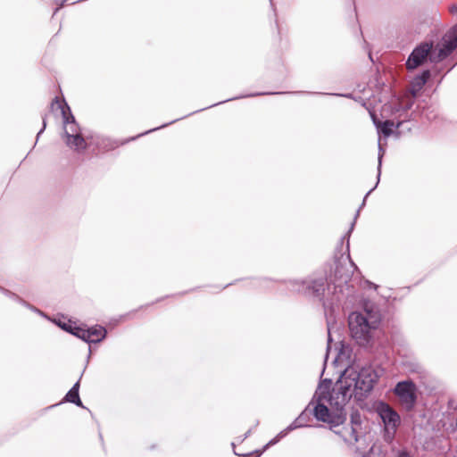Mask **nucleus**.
I'll return each mask as SVG.
<instances>
[{
  "label": "nucleus",
  "instance_id": "f257e3e1",
  "mask_svg": "<svg viewBox=\"0 0 457 457\" xmlns=\"http://www.w3.org/2000/svg\"><path fill=\"white\" fill-rule=\"evenodd\" d=\"M350 267L337 262L333 274L330 275L329 283L323 277L310 276L305 279H295L288 282V288L294 292L313 298L322 303L323 307L327 309L334 303L340 301L339 294H343L344 289L348 287L353 270L357 266L351 260Z\"/></svg>",
  "mask_w": 457,
  "mask_h": 457
},
{
  "label": "nucleus",
  "instance_id": "f03ea898",
  "mask_svg": "<svg viewBox=\"0 0 457 457\" xmlns=\"http://www.w3.org/2000/svg\"><path fill=\"white\" fill-rule=\"evenodd\" d=\"M54 104L58 105L62 112L66 145L78 152L87 148V136L88 134H82L67 103L64 100L60 101L58 97H55L53 100L52 105Z\"/></svg>",
  "mask_w": 457,
  "mask_h": 457
},
{
  "label": "nucleus",
  "instance_id": "7ed1b4c3",
  "mask_svg": "<svg viewBox=\"0 0 457 457\" xmlns=\"http://www.w3.org/2000/svg\"><path fill=\"white\" fill-rule=\"evenodd\" d=\"M348 323L353 338L360 345L366 346L372 338V332L379 326L380 318L370 312L366 314L352 312Z\"/></svg>",
  "mask_w": 457,
  "mask_h": 457
},
{
  "label": "nucleus",
  "instance_id": "20e7f679",
  "mask_svg": "<svg viewBox=\"0 0 457 457\" xmlns=\"http://www.w3.org/2000/svg\"><path fill=\"white\" fill-rule=\"evenodd\" d=\"M345 371L357 401H361L369 396L379 378L377 371L371 367H363L360 370L347 368Z\"/></svg>",
  "mask_w": 457,
  "mask_h": 457
},
{
  "label": "nucleus",
  "instance_id": "39448f33",
  "mask_svg": "<svg viewBox=\"0 0 457 457\" xmlns=\"http://www.w3.org/2000/svg\"><path fill=\"white\" fill-rule=\"evenodd\" d=\"M326 392L316 393L313 400L316 401V405L313 408V416L316 420L327 422L331 428H336L343 424L346 420V411L345 409L331 408V410L324 403L328 402L325 395Z\"/></svg>",
  "mask_w": 457,
  "mask_h": 457
},
{
  "label": "nucleus",
  "instance_id": "423d86ee",
  "mask_svg": "<svg viewBox=\"0 0 457 457\" xmlns=\"http://www.w3.org/2000/svg\"><path fill=\"white\" fill-rule=\"evenodd\" d=\"M352 397L355 398V393L345 370L336 382L328 403L331 408L345 409V404Z\"/></svg>",
  "mask_w": 457,
  "mask_h": 457
},
{
  "label": "nucleus",
  "instance_id": "0eeeda50",
  "mask_svg": "<svg viewBox=\"0 0 457 457\" xmlns=\"http://www.w3.org/2000/svg\"><path fill=\"white\" fill-rule=\"evenodd\" d=\"M432 55H435L433 42L423 41L420 43L409 54L405 62L406 69L412 71L422 66L428 60L431 62Z\"/></svg>",
  "mask_w": 457,
  "mask_h": 457
},
{
  "label": "nucleus",
  "instance_id": "6e6552de",
  "mask_svg": "<svg viewBox=\"0 0 457 457\" xmlns=\"http://www.w3.org/2000/svg\"><path fill=\"white\" fill-rule=\"evenodd\" d=\"M457 47V23L443 37L438 53L431 57V62H438L450 55Z\"/></svg>",
  "mask_w": 457,
  "mask_h": 457
},
{
  "label": "nucleus",
  "instance_id": "1a4fd4ad",
  "mask_svg": "<svg viewBox=\"0 0 457 457\" xmlns=\"http://www.w3.org/2000/svg\"><path fill=\"white\" fill-rule=\"evenodd\" d=\"M394 391L408 411L414 407L417 400L416 386L411 380L398 382Z\"/></svg>",
  "mask_w": 457,
  "mask_h": 457
},
{
  "label": "nucleus",
  "instance_id": "9d476101",
  "mask_svg": "<svg viewBox=\"0 0 457 457\" xmlns=\"http://www.w3.org/2000/svg\"><path fill=\"white\" fill-rule=\"evenodd\" d=\"M377 411L386 431L394 435L401 423L400 415L388 403L384 402L379 403Z\"/></svg>",
  "mask_w": 457,
  "mask_h": 457
},
{
  "label": "nucleus",
  "instance_id": "9b49d317",
  "mask_svg": "<svg viewBox=\"0 0 457 457\" xmlns=\"http://www.w3.org/2000/svg\"><path fill=\"white\" fill-rule=\"evenodd\" d=\"M383 155H384V149L382 148L380 143L378 144V180L374 186V187H372L370 191H368V193L365 195L364 198H363V201L359 208V210L356 212L355 213V216H354V219H353V221L351 223V226L348 229V231L345 233V235H344L340 241H341V245H343L344 241L345 240L346 241V251L347 253H349V249H350V242H349V238H350V235L351 233L353 232V228H354V225H355V222H356V220H357V217L359 216V212H360V210L365 205V203H366V199L367 197L369 196V195L378 187V183H379V179H380V175H381V166H382V158H383ZM348 257H350V255L348 254Z\"/></svg>",
  "mask_w": 457,
  "mask_h": 457
},
{
  "label": "nucleus",
  "instance_id": "f8f14e48",
  "mask_svg": "<svg viewBox=\"0 0 457 457\" xmlns=\"http://www.w3.org/2000/svg\"><path fill=\"white\" fill-rule=\"evenodd\" d=\"M87 147L95 146L99 151L107 152L119 146V143L107 137L99 134H88L87 136Z\"/></svg>",
  "mask_w": 457,
  "mask_h": 457
},
{
  "label": "nucleus",
  "instance_id": "ddd939ff",
  "mask_svg": "<svg viewBox=\"0 0 457 457\" xmlns=\"http://www.w3.org/2000/svg\"><path fill=\"white\" fill-rule=\"evenodd\" d=\"M334 432L340 436L342 439L349 445H353L358 442V429L357 428L344 427L339 430H334Z\"/></svg>",
  "mask_w": 457,
  "mask_h": 457
},
{
  "label": "nucleus",
  "instance_id": "4468645a",
  "mask_svg": "<svg viewBox=\"0 0 457 457\" xmlns=\"http://www.w3.org/2000/svg\"><path fill=\"white\" fill-rule=\"evenodd\" d=\"M370 116L372 118V121L376 128L378 129V132L383 134L385 137H388L393 130V127L395 126L394 121L386 120L385 121H380L377 117L376 114L373 112H370Z\"/></svg>",
  "mask_w": 457,
  "mask_h": 457
},
{
  "label": "nucleus",
  "instance_id": "2eb2a0df",
  "mask_svg": "<svg viewBox=\"0 0 457 457\" xmlns=\"http://www.w3.org/2000/svg\"><path fill=\"white\" fill-rule=\"evenodd\" d=\"M88 331V337H87V343L92 344V343H99L103 341L107 334L106 329L99 325L87 328Z\"/></svg>",
  "mask_w": 457,
  "mask_h": 457
},
{
  "label": "nucleus",
  "instance_id": "dca6fc26",
  "mask_svg": "<svg viewBox=\"0 0 457 457\" xmlns=\"http://www.w3.org/2000/svg\"><path fill=\"white\" fill-rule=\"evenodd\" d=\"M430 78V71L429 70H424L420 75L416 76L411 83V94L413 96H416V94L422 89V87L425 86V84L428 82V80Z\"/></svg>",
  "mask_w": 457,
  "mask_h": 457
},
{
  "label": "nucleus",
  "instance_id": "f3484780",
  "mask_svg": "<svg viewBox=\"0 0 457 457\" xmlns=\"http://www.w3.org/2000/svg\"><path fill=\"white\" fill-rule=\"evenodd\" d=\"M79 380L80 379H79L72 386V387L68 391V393L65 395V396L63 398V401L74 403L75 405H77L79 407L85 408V406L83 405V403L80 400L79 394V386H80Z\"/></svg>",
  "mask_w": 457,
  "mask_h": 457
},
{
  "label": "nucleus",
  "instance_id": "a211bd4d",
  "mask_svg": "<svg viewBox=\"0 0 457 457\" xmlns=\"http://www.w3.org/2000/svg\"><path fill=\"white\" fill-rule=\"evenodd\" d=\"M280 94H287V93L286 92H256V93H251V94H247V95H244V96H238L231 97V98H228L227 100H224V101L213 104H212V105H210L208 107L202 108L200 110L195 111V112H192V114L195 113V112H201V111H204L205 109L216 106L218 104H221L228 102V101H233V100L245 98V97H254V96H266V95H280ZM189 115H191V113Z\"/></svg>",
  "mask_w": 457,
  "mask_h": 457
},
{
  "label": "nucleus",
  "instance_id": "6ab92c4d",
  "mask_svg": "<svg viewBox=\"0 0 457 457\" xmlns=\"http://www.w3.org/2000/svg\"><path fill=\"white\" fill-rule=\"evenodd\" d=\"M0 292H2L4 295L19 302L21 304L28 307L29 309L32 310L33 312H38L40 314H42V312L39 311L38 309H37L36 307L32 306L31 304H29V303H27L25 300L21 299L20 296H18L16 294L11 292L10 290L6 289V288H4V287H0Z\"/></svg>",
  "mask_w": 457,
  "mask_h": 457
},
{
  "label": "nucleus",
  "instance_id": "aec40b11",
  "mask_svg": "<svg viewBox=\"0 0 457 457\" xmlns=\"http://www.w3.org/2000/svg\"><path fill=\"white\" fill-rule=\"evenodd\" d=\"M310 413L311 411H308L307 408L303 411L300 415L291 423L293 425V428H299L303 427H306L307 423L310 421Z\"/></svg>",
  "mask_w": 457,
  "mask_h": 457
},
{
  "label": "nucleus",
  "instance_id": "412c9836",
  "mask_svg": "<svg viewBox=\"0 0 457 457\" xmlns=\"http://www.w3.org/2000/svg\"><path fill=\"white\" fill-rule=\"evenodd\" d=\"M332 381L329 378L323 379L318 387V391L316 393H325L326 398L328 399L330 393V386H331Z\"/></svg>",
  "mask_w": 457,
  "mask_h": 457
},
{
  "label": "nucleus",
  "instance_id": "4be33fe9",
  "mask_svg": "<svg viewBox=\"0 0 457 457\" xmlns=\"http://www.w3.org/2000/svg\"><path fill=\"white\" fill-rule=\"evenodd\" d=\"M71 334L77 337L78 338L82 339L84 342L87 343V337H88L87 328H83L75 326L74 328H72Z\"/></svg>",
  "mask_w": 457,
  "mask_h": 457
},
{
  "label": "nucleus",
  "instance_id": "5701e85b",
  "mask_svg": "<svg viewBox=\"0 0 457 457\" xmlns=\"http://www.w3.org/2000/svg\"><path fill=\"white\" fill-rule=\"evenodd\" d=\"M361 427V416L358 411H354L351 413V428H357V429Z\"/></svg>",
  "mask_w": 457,
  "mask_h": 457
},
{
  "label": "nucleus",
  "instance_id": "b1692460",
  "mask_svg": "<svg viewBox=\"0 0 457 457\" xmlns=\"http://www.w3.org/2000/svg\"><path fill=\"white\" fill-rule=\"evenodd\" d=\"M187 116H188V115L183 116V117H181V118H178V119H176V120H173L170 121L169 123H165V124H162V125H161V126H159V127H157V128H154V129H149V130H147V131H145V132H144V133L139 134V135L137 136V137H141V136H144V135H145V134H148V133H150V132H152V131H155V130H157V129H163V128L167 127L168 125L172 124V123H174V122H176V121H178V120H182V119H184V118H186V117H187ZM136 138H137V137H132V138H131V140H134V139H136Z\"/></svg>",
  "mask_w": 457,
  "mask_h": 457
},
{
  "label": "nucleus",
  "instance_id": "393cba45",
  "mask_svg": "<svg viewBox=\"0 0 457 457\" xmlns=\"http://www.w3.org/2000/svg\"><path fill=\"white\" fill-rule=\"evenodd\" d=\"M291 94H317L316 92H292ZM320 95H327V96H344L347 98H352V94H331V93H320Z\"/></svg>",
  "mask_w": 457,
  "mask_h": 457
},
{
  "label": "nucleus",
  "instance_id": "a878e982",
  "mask_svg": "<svg viewBox=\"0 0 457 457\" xmlns=\"http://www.w3.org/2000/svg\"><path fill=\"white\" fill-rule=\"evenodd\" d=\"M56 324L62 328L63 329L64 331L66 332H69L71 334V330H72V328H74L75 326H73L72 324L71 323H66V322H62V321H58L56 322Z\"/></svg>",
  "mask_w": 457,
  "mask_h": 457
},
{
  "label": "nucleus",
  "instance_id": "bb28decb",
  "mask_svg": "<svg viewBox=\"0 0 457 457\" xmlns=\"http://www.w3.org/2000/svg\"><path fill=\"white\" fill-rule=\"evenodd\" d=\"M295 429V428H293V425L290 424L289 426H287L285 429H283L282 431H280L278 435H277V437L280 440L281 438H283L284 436H286L289 432H291L292 430Z\"/></svg>",
  "mask_w": 457,
  "mask_h": 457
},
{
  "label": "nucleus",
  "instance_id": "cd10ccee",
  "mask_svg": "<svg viewBox=\"0 0 457 457\" xmlns=\"http://www.w3.org/2000/svg\"><path fill=\"white\" fill-rule=\"evenodd\" d=\"M46 117H43V126H42V129L37 132V140L38 139L39 136L44 132V130L46 129Z\"/></svg>",
  "mask_w": 457,
  "mask_h": 457
},
{
  "label": "nucleus",
  "instance_id": "c85d7f7f",
  "mask_svg": "<svg viewBox=\"0 0 457 457\" xmlns=\"http://www.w3.org/2000/svg\"><path fill=\"white\" fill-rule=\"evenodd\" d=\"M450 12L452 13H457V5L456 4H453L451 7H450Z\"/></svg>",
  "mask_w": 457,
  "mask_h": 457
},
{
  "label": "nucleus",
  "instance_id": "c756f323",
  "mask_svg": "<svg viewBox=\"0 0 457 457\" xmlns=\"http://www.w3.org/2000/svg\"><path fill=\"white\" fill-rule=\"evenodd\" d=\"M332 341L331 335H330V328L328 327V345H329L330 342Z\"/></svg>",
  "mask_w": 457,
  "mask_h": 457
},
{
  "label": "nucleus",
  "instance_id": "7c9ffc66",
  "mask_svg": "<svg viewBox=\"0 0 457 457\" xmlns=\"http://www.w3.org/2000/svg\"><path fill=\"white\" fill-rule=\"evenodd\" d=\"M279 439L276 436L275 438H273L272 440L270 441V443L266 445L268 446L269 445H273V444H276L277 442H278Z\"/></svg>",
  "mask_w": 457,
  "mask_h": 457
},
{
  "label": "nucleus",
  "instance_id": "2f4dec72",
  "mask_svg": "<svg viewBox=\"0 0 457 457\" xmlns=\"http://www.w3.org/2000/svg\"><path fill=\"white\" fill-rule=\"evenodd\" d=\"M251 432H252V430H251V429L247 430V431L245 432V434L244 435V436H243V439H242V440H245V438H247V437L250 436Z\"/></svg>",
  "mask_w": 457,
  "mask_h": 457
},
{
  "label": "nucleus",
  "instance_id": "473e14b6",
  "mask_svg": "<svg viewBox=\"0 0 457 457\" xmlns=\"http://www.w3.org/2000/svg\"><path fill=\"white\" fill-rule=\"evenodd\" d=\"M411 105H412V103L407 104L404 106L403 110H404V111H408L409 109H411Z\"/></svg>",
  "mask_w": 457,
  "mask_h": 457
},
{
  "label": "nucleus",
  "instance_id": "72a5a7b5",
  "mask_svg": "<svg viewBox=\"0 0 457 457\" xmlns=\"http://www.w3.org/2000/svg\"><path fill=\"white\" fill-rule=\"evenodd\" d=\"M234 453H235V454H236V455H238V453H236V452H234ZM250 455H251L250 453H246V454H239V456H241V457H250Z\"/></svg>",
  "mask_w": 457,
  "mask_h": 457
},
{
  "label": "nucleus",
  "instance_id": "f704fd0d",
  "mask_svg": "<svg viewBox=\"0 0 457 457\" xmlns=\"http://www.w3.org/2000/svg\"><path fill=\"white\" fill-rule=\"evenodd\" d=\"M401 123L402 122H398L397 125H396V128H399L401 126Z\"/></svg>",
  "mask_w": 457,
  "mask_h": 457
},
{
  "label": "nucleus",
  "instance_id": "c9c22d12",
  "mask_svg": "<svg viewBox=\"0 0 457 457\" xmlns=\"http://www.w3.org/2000/svg\"><path fill=\"white\" fill-rule=\"evenodd\" d=\"M362 457H366L365 455H363Z\"/></svg>",
  "mask_w": 457,
  "mask_h": 457
}]
</instances>
